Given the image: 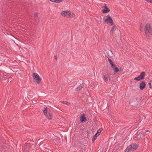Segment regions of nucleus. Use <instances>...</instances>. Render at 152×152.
Instances as JSON below:
<instances>
[{
	"mask_svg": "<svg viewBox=\"0 0 152 152\" xmlns=\"http://www.w3.org/2000/svg\"><path fill=\"white\" fill-rule=\"evenodd\" d=\"M109 52L110 53H112V51H109Z\"/></svg>",
	"mask_w": 152,
	"mask_h": 152,
	"instance_id": "72a5a7b5",
	"label": "nucleus"
},
{
	"mask_svg": "<svg viewBox=\"0 0 152 152\" xmlns=\"http://www.w3.org/2000/svg\"><path fill=\"white\" fill-rule=\"evenodd\" d=\"M43 113L45 117L49 120H51L52 118V115L49 112L47 107H45L42 110Z\"/></svg>",
	"mask_w": 152,
	"mask_h": 152,
	"instance_id": "20e7f679",
	"label": "nucleus"
},
{
	"mask_svg": "<svg viewBox=\"0 0 152 152\" xmlns=\"http://www.w3.org/2000/svg\"><path fill=\"white\" fill-rule=\"evenodd\" d=\"M150 1L151 3H152V0H150Z\"/></svg>",
	"mask_w": 152,
	"mask_h": 152,
	"instance_id": "473e14b6",
	"label": "nucleus"
},
{
	"mask_svg": "<svg viewBox=\"0 0 152 152\" xmlns=\"http://www.w3.org/2000/svg\"><path fill=\"white\" fill-rule=\"evenodd\" d=\"M146 84L145 82L144 81H142L140 83L139 88L140 90H143L145 87Z\"/></svg>",
	"mask_w": 152,
	"mask_h": 152,
	"instance_id": "9d476101",
	"label": "nucleus"
},
{
	"mask_svg": "<svg viewBox=\"0 0 152 152\" xmlns=\"http://www.w3.org/2000/svg\"><path fill=\"white\" fill-rule=\"evenodd\" d=\"M132 146V149L136 150L138 147L139 145L138 144L136 143H134L130 145Z\"/></svg>",
	"mask_w": 152,
	"mask_h": 152,
	"instance_id": "f8f14e48",
	"label": "nucleus"
},
{
	"mask_svg": "<svg viewBox=\"0 0 152 152\" xmlns=\"http://www.w3.org/2000/svg\"><path fill=\"white\" fill-rule=\"evenodd\" d=\"M70 13V11L69 10L64 11L61 12V14L63 16L65 17H66L67 15H68Z\"/></svg>",
	"mask_w": 152,
	"mask_h": 152,
	"instance_id": "6e6552de",
	"label": "nucleus"
},
{
	"mask_svg": "<svg viewBox=\"0 0 152 152\" xmlns=\"http://www.w3.org/2000/svg\"><path fill=\"white\" fill-rule=\"evenodd\" d=\"M37 145V144H35V145H34L33 144H27L26 145H25L23 147V152H34L33 150L31 151L30 152H29L30 150V148H34Z\"/></svg>",
	"mask_w": 152,
	"mask_h": 152,
	"instance_id": "f03ea898",
	"label": "nucleus"
},
{
	"mask_svg": "<svg viewBox=\"0 0 152 152\" xmlns=\"http://www.w3.org/2000/svg\"><path fill=\"white\" fill-rule=\"evenodd\" d=\"M69 17L70 18H73L75 17V15L73 13H71V12L70 11V13H69V14L68 15Z\"/></svg>",
	"mask_w": 152,
	"mask_h": 152,
	"instance_id": "412c9836",
	"label": "nucleus"
},
{
	"mask_svg": "<svg viewBox=\"0 0 152 152\" xmlns=\"http://www.w3.org/2000/svg\"><path fill=\"white\" fill-rule=\"evenodd\" d=\"M130 105L133 107L136 106L137 104V100L135 98H132L130 100Z\"/></svg>",
	"mask_w": 152,
	"mask_h": 152,
	"instance_id": "0eeeda50",
	"label": "nucleus"
},
{
	"mask_svg": "<svg viewBox=\"0 0 152 152\" xmlns=\"http://www.w3.org/2000/svg\"><path fill=\"white\" fill-rule=\"evenodd\" d=\"M65 102L63 101H61V102L63 104H64V102Z\"/></svg>",
	"mask_w": 152,
	"mask_h": 152,
	"instance_id": "2f4dec72",
	"label": "nucleus"
},
{
	"mask_svg": "<svg viewBox=\"0 0 152 152\" xmlns=\"http://www.w3.org/2000/svg\"><path fill=\"white\" fill-rule=\"evenodd\" d=\"M116 30V26H113L110 31V35H113V32Z\"/></svg>",
	"mask_w": 152,
	"mask_h": 152,
	"instance_id": "2eb2a0df",
	"label": "nucleus"
},
{
	"mask_svg": "<svg viewBox=\"0 0 152 152\" xmlns=\"http://www.w3.org/2000/svg\"><path fill=\"white\" fill-rule=\"evenodd\" d=\"M52 2H56V3H60L62 2L63 0H50Z\"/></svg>",
	"mask_w": 152,
	"mask_h": 152,
	"instance_id": "6ab92c4d",
	"label": "nucleus"
},
{
	"mask_svg": "<svg viewBox=\"0 0 152 152\" xmlns=\"http://www.w3.org/2000/svg\"><path fill=\"white\" fill-rule=\"evenodd\" d=\"M106 17V18L104 19V21L107 24H109L110 26H113L114 24V23L111 16L108 15Z\"/></svg>",
	"mask_w": 152,
	"mask_h": 152,
	"instance_id": "39448f33",
	"label": "nucleus"
},
{
	"mask_svg": "<svg viewBox=\"0 0 152 152\" xmlns=\"http://www.w3.org/2000/svg\"><path fill=\"white\" fill-rule=\"evenodd\" d=\"M113 69L114 72L115 73H117L118 72H119V68H118L117 67H115V68H114Z\"/></svg>",
	"mask_w": 152,
	"mask_h": 152,
	"instance_id": "5701e85b",
	"label": "nucleus"
},
{
	"mask_svg": "<svg viewBox=\"0 0 152 152\" xmlns=\"http://www.w3.org/2000/svg\"><path fill=\"white\" fill-rule=\"evenodd\" d=\"M44 140H45V139H44L43 138H40L38 140L37 142H40L44 141Z\"/></svg>",
	"mask_w": 152,
	"mask_h": 152,
	"instance_id": "b1692460",
	"label": "nucleus"
},
{
	"mask_svg": "<svg viewBox=\"0 0 152 152\" xmlns=\"http://www.w3.org/2000/svg\"><path fill=\"white\" fill-rule=\"evenodd\" d=\"M34 15L35 17H37V14L36 13H34Z\"/></svg>",
	"mask_w": 152,
	"mask_h": 152,
	"instance_id": "cd10ccee",
	"label": "nucleus"
},
{
	"mask_svg": "<svg viewBox=\"0 0 152 152\" xmlns=\"http://www.w3.org/2000/svg\"><path fill=\"white\" fill-rule=\"evenodd\" d=\"M142 136V134L141 133H140L139 134L136 135L135 136V137L136 138L138 139L141 138Z\"/></svg>",
	"mask_w": 152,
	"mask_h": 152,
	"instance_id": "a211bd4d",
	"label": "nucleus"
},
{
	"mask_svg": "<svg viewBox=\"0 0 152 152\" xmlns=\"http://www.w3.org/2000/svg\"><path fill=\"white\" fill-rule=\"evenodd\" d=\"M132 146L130 145L128 146L125 149V152H129L133 150L132 148Z\"/></svg>",
	"mask_w": 152,
	"mask_h": 152,
	"instance_id": "dca6fc26",
	"label": "nucleus"
},
{
	"mask_svg": "<svg viewBox=\"0 0 152 152\" xmlns=\"http://www.w3.org/2000/svg\"><path fill=\"white\" fill-rule=\"evenodd\" d=\"M122 71H123L121 69V68H120L119 69V72H122Z\"/></svg>",
	"mask_w": 152,
	"mask_h": 152,
	"instance_id": "bb28decb",
	"label": "nucleus"
},
{
	"mask_svg": "<svg viewBox=\"0 0 152 152\" xmlns=\"http://www.w3.org/2000/svg\"><path fill=\"white\" fill-rule=\"evenodd\" d=\"M32 77L33 81L38 84L40 83L41 80L40 77L37 73L34 72L32 75Z\"/></svg>",
	"mask_w": 152,
	"mask_h": 152,
	"instance_id": "7ed1b4c3",
	"label": "nucleus"
},
{
	"mask_svg": "<svg viewBox=\"0 0 152 152\" xmlns=\"http://www.w3.org/2000/svg\"><path fill=\"white\" fill-rule=\"evenodd\" d=\"M80 120L81 123H83V122H85L87 121V119L86 117V115L84 113H83V114L81 115Z\"/></svg>",
	"mask_w": 152,
	"mask_h": 152,
	"instance_id": "1a4fd4ad",
	"label": "nucleus"
},
{
	"mask_svg": "<svg viewBox=\"0 0 152 152\" xmlns=\"http://www.w3.org/2000/svg\"><path fill=\"white\" fill-rule=\"evenodd\" d=\"M84 87L83 83H82V84H80L79 86H78L75 89L76 91H80L82 88Z\"/></svg>",
	"mask_w": 152,
	"mask_h": 152,
	"instance_id": "4468645a",
	"label": "nucleus"
},
{
	"mask_svg": "<svg viewBox=\"0 0 152 152\" xmlns=\"http://www.w3.org/2000/svg\"><path fill=\"white\" fill-rule=\"evenodd\" d=\"M145 76V73L144 72H143L140 73V75L139 76L135 77L134 79L135 80L139 81L141 80L144 79Z\"/></svg>",
	"mask_w": 152,
	"mask_h": 152,
	"instance_id": "423d86ee",
	"label": "nucleus"
},
{
	"mask_svg": "<svg viewBox=\"0 0 152 152\" xmlns=\"http://www.w3.org/2000/svg\"><path fill=\"white\" fill-rule=\"evenodd\" d=\"M102 130L103 129L102 128H99L97 130V133H96V134H97V135L98 134V135H99Z\"/></svg>",
	"mask_w": 152,
	"mask_h": 152,
	"instance_id": "aec40b11",
	"label": "nucleus"
},
{
	"mask_svg": "<svg viewBox=\"0 0 152 152\" xmlns=\"http://www.w3.org/2000/svg\"><path fill=\"white\" fill-rule=\"evenodd\" d=\"M6 78H7V77H3L2 78V79L3 80H5Z\"/></svg>",
	"mask_w": 152,
	"mask_h": 152,
	"instance_id": "c756f323",
	"label": "nucleus"
},
{
	"mask_svg": "<svg viewBox=\"0 0 152 152\" xmlns=\"http://www.w3.org/2000/svg\"><path fill=\"white\" fill-rule=\"evenodd\" d=\"M93 86H91L92 87V88H94V84H93Z\"/></svg>",
	"mask_w": 152,
	"mask_h": 152,
	"instance_id": "7c9ffc66",
	"label": "nucleus"
},
{
	"mask_svg": "<svg viewBox=\"0 0 152 152\" xmlns=\"http://www.w3.org/2000/svg\"><path fill=\"white\" fill-rule=\"evenodd\" d=\"M108 60L110 62V63L111 65V68L113 69L115 68L116 67V65L115 64V63L110 58H108Z\"/></svg>",
	"mask_w": 152,
	"mask_h": 152,
	"instance_id": "9b49d317",
	"label": "nucleus"
},
{
	"mask_svg": "<svg viewBox=\"0 0 152 152\" xmlns=\"http://www.w3.org/2000/svg\"><path fill=\"white\" fill-rule=\"evenodd\" d=\"M145 34L147 37H150L152 35V29L150 23H147L145 25Z\"/></svg>",
	"mask_w": 152,
	"mask_h": 152,
	"instance_id": "f257e3e1",
	"label": "nucleus"
},
{
	"mask_svg": "<svg viewBox=\"0 0 152 152\" xmlns=\"http://www.w3.org/2000/svg\"><path fill=\"white\" fill-rule=\"evenodd\" d=\"M110 76L109 75L107 74L104 75V80L105 82H106L108 80V77Z\"/></svg>",
	"mask_w": 152,
	"mask_h": 152,
	"instance_id": "f3484780",
	"label": "nucleus"
},
{
	"mask_svg": "<svg viewBox=\"0 0 152 152\" xmlns=\"http://www.w3.org/2000/svg\"><path fill=\"white\" fill-rule=\"evenodd\" d=\"M64 104H66V105H68V104H69V103L68 102H67V101H65L64 102Z\"/></svg>",
	"mask_w": 152,
	"mask_h": 152,
	"instance_id": "393cba45",
	"label": "nucleus"
},
{
	"mask_svg": "<svg viewBox=\"0 0 152 152\" xmlns=\"http://www.w3.org/2000/svg\"><path fill=\"white\" fill-rule=\"evenodd\" d=\"M104 5V10H103L102 11L103 13H106L109 12L110 11V10L109 9V8L107 7L106 4H105Z\"/></svg>",
	"mask_w": 152,
	"mask_h": 152,
	"instance_id": "ddd939ff",
	"label": "nucleus"
},
{
	"mask_svg": "<svg viewBox=\"0 0 152 152\" xmlns=\"http://www.w3.org/2000/svg\"><path fill=\"white\" fill-rule=\"evenodd\" d=\"M54 57L56 61H57V56L56 55L54 56Z\"/></svg>",
	"mask_w": 152,
	"mask_h": 152,
	"instance_id": "c85d7f7f",
	"label": "nucleus"
},
{
	"mask_svg": "<svg viewBox=\"0 0 152 152\" xmlns=\"http://www.w3.org/2000/svg\"><path fill=\"white\" fill-rule=\"evenodd\" d=\"M99 135H98V134L97 135V134H96L94 135L92 139V141L93 142L96 139L97 137Z\"/></svg>",
	"mask_w": 152,
	"mask_h": 152,
	"instance_id": "4be33fe9",
	"label": "nucleus"
},
{
	"mask_svg": "<svg viewBox=\"0 0 152 152\" xmlns=\"http://www.w3.org/2000/svg\"><path fill=\"white\" fill-rule=\"evenodd\" d=\"M148 85H149V87L151 89V83H148Z\"/></svg>",
	"mask_w": 152,
	"mask_h": 152,
	"instance_id": "a878e982",
	"label": "nucleus"
},
{
	"mask_svg": "<svg viewBox=\"0 0 152 152\" xmlns=\"http://www.w3.org/2000/svg\"><path fill=\"white\" fill-rule=\"evenodd\" d=\"M145 131H146V132H148V130H145Z\"/></svg>",
	"mask_w": 152,
	"mask_h": 152,
	"instance_id": "f704fd0d",
	"label": "nucleus"
}]
</instances>
